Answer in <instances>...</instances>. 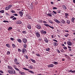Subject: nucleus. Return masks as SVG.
Returning a JSON list of instances; mask_svg holds the SVG:
<instances>
[{"label": "nucleus", "mask_w": 75, "mask_h": 75, "mask_svg": "<svg viewBox=\"0 0 75 75\" xmlns=\"http://www.w3.org/2000/svg\"><path fill=\"white\" fill-rule=\"evenodd\" d=\"M22 51L23 52V53L24 54V53L25 51H27V50H26V49H25V48H24L23 49H22Z\"/></svg>", "instance_id": "39448f33"}, {"label": "nucleus", "mask_w": 75, "mask_h": 75, "mask_svg": "<svg viewBox=\"0 0 75 75\" xmlns=\"http://www.w3.org/2000/svg\"><path fill=\"white\" fill-rule=\"evenodd\" d=\"M25 58H26L27 59H28V56H27V55L25 56Z\"/></svg>", "instance_id": "603ef678"}, {"label": "nucleus", "mask_w": 75, "mask_h": 75, "mask_svg": "<svg viewBox=\"0 0 75 75\" xmlns=\"http://www.w3.org/2000/svg\"><path fill=\"white\" fill-rule=\"evenodd\" d=\"M15 69H16V70H17V71H19V70L17 68H15Z\"/></svg>", "instance_id": "79ce46f5"}, {"label": "nucleus", "mask_w": 75, "mask_h": 75, "mask_svg": "<svg viewBox=\"0 0 75 75\" xmlns=\"http://www.w3.org/2000/svg\"><path fill=\"white\" fill-rule=\"evenodd\" d=\"M8 68L9 69H13V67H12L11 66H8Z\"/></svg>", "instance_id": "9d476101"}, {"label": "nucleus", "mask_w": 75, "mask_h": 75, "mask_svg": "<svg viewBox=\"0 0 75 75\" xmlns=\"http://www.w3.org/2000/svg\"><path fill=\"white\" fill-rule=\"evenodd\" d=\"M68 48H71V47H70L69 46H68Z\"/></svg>", "instance_id": "338daca9"}, {"label": "nucleus", "mask_w": 75, "mask_h": 75, "mask_svg": "<svg viewBox=\"0 0 75 75\" xmlns=\"http://www.w3.org/2000/svg\"><path fill=\"white\" fill-rule=\"evenodd\" d=\"M23 41L25 44L27 43V39L25 38H24L23 39Z\"/></svg>", "instance_id": "f03ea898"}, {"label": "nucleus", "mask_w": 75, "mask_h": 75, "mask_svg": "<svg viewBox=\"0 0 75 75\" xmlns=\"http://www.w3.org/2000/svg\"><path fill=\"white\" fill-rule=\"evenodd\" d=\"M23 69H24L26 71H29V70H30V69H27V68H24V67L23 68Z\"/></svg>", "instance_id": "f3484780"}, {"label": "nucleus", "mask_w": 75, "mask_h": 75, "mask_svg": "<svg viewBox=\"0 0 75 75\" xmlns=\"http://www.w3.org/2000/svg\"><path fill=\"white\" fill-rule=\"evenodd\" d=\"M44 25L46 26V27H50V25L48 24H44Z\"/></svg>", "instance_id": "a211bd4d"}, {"label": "nucleus", "mask_w": 75, "mask_h": 75, "mask_svg": "<svg viewBox=\"0 0 75 75\" xmlns=\"http://www.w3.org/2000/svg\"><path fill=\"white\" fill-rule=\"evenodd\" d=\"M48 22L49 23H51V24H53V22H52L50 20H49Z\"/></svg>", "instance_id": "a878e982"}, {"label": "nucleus", "mask_w": 75, "mask_h": 75, "mask_svg": "<svg viewBox=\"0 0 75 75\" xmlns=\"http://www.w3.org/2000/svg\"><path fill=\"white\" fill-rule=\"evenodd\" d=\"M62 8H63L65 9V10H66V9H67V7H66V6L65 5H63Z\"/></svg>", "instance_id": "2eb2a0df"}, {"label": "nucleus", "mask_w": 75, "mask_h": 75, "mask_svg": "<svg viewBox=\"0 0 75 75\" xmlns=\"http://www.w3.org/2000/svg\"><path fill=\"white\" fill-rule=\"evenodd\" d=\"M55 21L57 23H61V22H60V21H58V20L57 19H56L55 20Z\"/></svg>", "instance_id": "9b49d317"}, {"label": "nucleus", "mask_w": 75, "mask_h": 75, "mask_svg": "<svg viewBox=\"0 0 75 75\" xmlns=\"http://www.w3.org/2000/svg\"><path fill=\"white\" fill-rule=\"evenodd\" d=\"M43 22L44 23H45L46 24H47V22L45 21H43Z\"/></svg>", "instance_id": "5fc2aeb1"}, {"label": "nucleus", "mask_w": 75, "mask_h": 75, "mask_svg": "<svg viewBox=\"0 0 75 75\" xmlns=\"http://www.w3.org/2000/svg\"><path fill=\"white\" fill-rule=\"evenodd\" d=\"M14 61H15V63L16 64H17V65H18V64H20V63L19 62H17V58H15L14 59Z\"/></svg>", "instance_id": "f257e3e1"}, {"label": "nucleus", "mask_w": 75, "mask_h": 75, "mask_svg": "<svg viewBox=\"0 0 75 75\" xmlns=\"http://www.w3.org/2000/svg\"><path fill=\"white\" fill-rule=\"evenodd\" d=\"M11 74H16V71H15V70H14V69H13L11 71Z\"/></svg>", "instance_id": "0eeeda50"}, {"label": "nucleus", "mask_w": 75, "mask_h": 75, "mask_svg": "<svg viewBox=\"0 0 75 75\" xmlns=\"http://www.w3.org/2000/svg\"><path fill=\"white\" fill-rule=\"evenodd\" d=\"M12 47H13V48H15V47H16V45L14 44H12Z\"/></svg>", "instance_id": "2f4dec72"}, {"label": "nucleus", "mask_w": 75, "mask_h": 75, "mask_svg": "<svg viewBox=\"0 0 75 75\" xmlns=\"http://www.w3.org/2000/svg\"><path fill=\"white\" fill-rule=\"evenodd\" d=\"M61 22L62 23H63V24H64V23H65V21L64 20H62L61 21Z\"/></svg>", "instance_id": "b1692460"}, {"label": "nucleus", "mask_w": 75, "mask_h": 75, "mask_svg": "<svg viewBox=\"0 0 75 75\" xmlns=\"http://www.w3.org/2000/svg\"><path fill=\"white\" fill-rule=\"evenodd\" d=\"M14 17V16H12L11 17V18H13Z\"/></svg>", "instance_id": "69168bd1"}, {"label": "nucleus", "mask_w": 75, "mask_h": 75, "mask_svg": "<svg viewBox=\"0 0 75 75\" xmlns=\"http://www.w3.org/2000/svg\"><path fill=\"white\" fill-rule=\"evenodd\" d=\"M53 41H55V42H58V41H57V40H56L55 39H54L53 40Z\"/></svg>", "instance_id": "4d7b16f0"}, {"label": "nucleus", "mask_w": 75, "mask_h": 75, "mask_svg": "<svg viewBox=\"0 0 75 75\" xmlns=\"http://www.w3.org/2000/svg\"><path fill=\"white\" fill-rule=\"evenodd\" d=\"M41 32H42V33H44V31L43 30H42L41 31Z\"/></svg>", "instance_id": "e2e57ef3"}, {"label": "nucleus", "mask_w": 75, "mask_h": 75, "mask_svg": "<svg viewBox=\"0 0 75 75\" xmlns=\"http://www.w3.org/2000/svg\"><path fill=\"white\" fill-rule=\"evenodd\" d=\"M23 34H26L27 33H26V31H23Z\"/></svg>", "instance_id": "de8ad7c7"}, {"label": "nucleus", "mask_w": 75, "mask_h": 75, "mask_svg": "<svg viewBox=\"0 0 75 75\" xmlns=\"http://www.w3.org/2000/svg\"><path fill=\"white\" fill-rule=\"evenodd\" d=\"M4 11L3 10L0 11V13H4Z\"/></svg>", "instance_id": "c85d7f7f"}, {"label": "nucleus", "mask_w": 75, "mask_h": 75, "mask_svg": "<svg viewBox=\"0 0 75 75\" xmlns=\"http://www.w3.org/2000/svg\"><path fill=\"white\" fill-rule=\"evenodd\" d=\"M67 23H68V24H69V23H70V21H67Z\"/></svg>", "instance_id": "a18cd8bd"}, {"label": "nucleus", "mask_w": 75, "mask_h": 75, "mask_svg": "<svg viewBox=\"0 0 75 75\" xmlns=\"http://www.w3.org/2000/svg\"><path fill=\"white\" fill-rule=\"evenodd\" d=\"M36 28L38 29H40L41 28V26L39 24H38L36 25Z\"/></svg>", "instance_id": "20e7f679"}, {"label": "nucleus", "mask_w": 75, "mask_h": 75, "mask_svg": "<svg viewBox=\"0 0 75 75\" xmlns=\"http://www.w3.org/2000/svg\"><path fill=\"white\" fill-rule=\"evenodd\" d=\"M21 75H24V73L23 72H21Z\"/></svg>", "instance_id": "c03bdc74"}, {"label": "nucleus", "mask_w": 75, "mask_h": 75, "mask_svg": "<svg viewBox=\"0 0 75 75\" xmlns=\"http://www.w3.org/2000/svg\"><path fill=\"white\" fill-rule=\"evenodd\" d=\"M28 7L30 9H33V7L32 6V4H31V5H30V4H29V6Z\"/></svg>", "instance_id": "1a4fd4ad"}, {"label": "nucleus", "mask_w": 75, "mask_h": 75, "mask_svg": "<svg viewBox=\"0 0 75 75\" xmlns=\"http://www.w3.org/2000/svg\"><path fill=\"white\" fill-rule=\"evenodd\" d=\"M45 41L46 42H48V39L47 38H45Z\"/></svg>", "instance_id": "5701e85b"}, {"label": "nucleus", "mask_w": 75, "mask_h": 75, "mask_svg": "<svg viewBox=\"0 0 75 75\" xmlns=\"http://www.w3.org/2000/svg\"><path fill=\"white\" fill-rule=\"evenodd\" d=\"M46 51H50V48H48L46 49Z\"/></svg>", "instance_id": "ea45409f"}, {"label": "nucleus", "mask_w": 75, "mask_h": 75, "mask_svg": "<svg viewBox=\"0 0 75 75\" xmlns=\"http://www.w3.org/2000/svg\"><path fill=\"white\" fill-rule=\"evenodd\" d=\"M7 55H9V54H10V52L9 51H8L7 52Z\"/></svg>", "instance_id": "f704fd0d"}, {"label": "nucleus", "mask_w": 75, "mask_h": 75, "mask_svg": "<svg viewBox=\"0 0 75 75\" xmlns=\"http://www.w3.org/2000/svg\"><path fill=\"white\" fill-rule=\"evenodd\" d=\"M49 27H50V28H52V29H54V28L53 27L51 26L50 25L49 26Z\"/></svg>", "instance_id": "37998d69"}, {"label": "nucleus", "mask_w": 75, "mask_h": 75, "mask_svg": "<svg viewBox=\"0 0 75 75\" xmlns=\"http://www.w3.org/2000/svg\"><path fill=\"white\" fill-rule=\"evenodd\" d=\"M75 20V18L73 17L71 19L72 22H74V21Z\"/></svg>", "instance_id": "aec40b11"}, {"label": "nucleus", "mask_w": 75, "mask_h": 75, "mask_svg": "<svg viewBox=\"0 0 75 75\" xmlns=\"http://www.w3.org/2000/svg\"><path fill=\"white\" fill-rule=\"evenodd\" d=\"M28 72H30V73H32V74H34V72H33V71H30V70H29Z\"/></svg>", "instance_id": "393cba45"}, {"label": "nucleus", "mask_w": 75, "mask_h": 75, "mask_svg": "<svg viewBox=\"0 0 75 75\" xmlns=\"http://www.w3.org/2000/svg\"><path fill=\"white\" fill-rule=\"evenodd\" d=\"M44 33V34H46V33H47V32H46V31H44V32L43 33Z\"/></svg>", "instance_id": "774afa93"}, {"label": "nucleus", "mask_w": 75, "mask_h": 75, "mask_svg": "<svg viewBox=\"0 0 75 75\" xmlns=\"http://www.w3.org/2000/svg\"><path fill=\"white\" fill-rule=\"evenodd\" d=\"M23 46L24 48H26V47H27V45L26 44L23 45Z\"/></svg>", "instance_id": "58836bf2"}, {"label": "nucleus", "mask_w": 75, "mask_h": 75, "mask_svg": "<svg viewBox=\"0 0 75 75\" xmlns=\"http://www.w3.org/2000/svg\"><path fill=\"white\" fill-rule=\"evenodd\" d=\"M36 35L38 37H40V33H36Z\"/></svg>", "instance_id": "f8f14e48"}, {"label": "nucleus", "mask_w": 75, "mask_h": 75, "mask_svg": "<svg viewBox=\"0 0 75 75\" xmlns=\"http://www.w3.org/2000/svg\"><path fill=\"white\" fill-rule=\"evenodd\" d=\"M27 27H28V28H29V29H31V25L29 24H28Z\"/></svg>", "instance_id": "ddd939ff"}, {"label": "nucleus", "mask_w": 75, "mask_h": 75, "mask_svg": "<svg viewBox=\"0 0 75 75\" xmlns=\"http://www.w3.org/2000/svg\"><path fill=\"white\" fill-rule=\"evenodd\" d=\"M8 7L9 9H10V8H11V7L12 6H11V5H10L8 6Z\"/></svg>", "instance_id": "7c9ffc66"}, {"label": "nucleus", "mask_w": 75, "mask_h": 75, "mask_svg": "<svg viewBox=\"0 0 75 75\" xmlns=\"http://www.w3.org/2000/svg\"><path fill=\"white\" fill-rule=\"evenodd\" d=\"M47 15V16H50V17H52V15H51V13H48Z\"/></svg>", "instance_id": "4be33fe9"}, {"label": "nucleus", "mask_w": 75, "mask_h": 75, "mask_svg": "<svg viewBox=\"0 0 75 75\" xmlns=\"http://www.w3.org/2000/svg\"><path fill=\"white\" fill-rule=\"evenodd\" d=\"M8 72L9 74H11V71L10 70H8Z\"/></svg>", "instance_id": "cd10ccee"}, {"label": "nucleus", "mask_w": 75, "mask_h": 75, "mask_svg": "<svg viewBox=\"0 0 75 75\" xmlns=\"http://www.w3.org/2000/svg\"><path fill=\"white\" fill-rule=\"evenodd\" d=\"M29 68L30 69H33V66H31L29 67Z\"/></svg>", "instance_id": "09e8293b"}, {"label": "nucleus", "mask_w": 75, "mask_h": 75, "mask_svg": "<svg viewBox=\"0 0 75 75\" xmlns=\"http://www.w3.org/2000/svg\"><path fill=\"white\" fill-rule=\"evenodd\" d=\"M67 44L69 46H71L72 45V43L68 41L67 42Z\"/></svg>", "instance_id": "7ed1b4c3"}, {"label": "nucleus", "mask_w": 75, "mask_h": 75, "mask_svg": "<svg viewBox=\"0 0 75 75\" xmlns=\"http://www.w3.org/2000/svg\"><path fill=\"white\" fill-rule=\"evenodd\" d=\"M36 55L37 56H38V57H40V55L38 54H36Z\"/></svg>", "instance_id": "c9c22d12"}, {"label": "nucleus", "mask_w": 75, "mask_h": 75, "mask_svg": "<svg viewBox=\"0 0 75 75\" xmlns=\"http://www.w3.org/2000/svg\"><path fill=\"white\" fill-rule=\"evenodd\" d=\"M3 22H4V23H8V21L5 20Z\"/></svg>", "instance_id": "c756f323"}, {"label": "nucleus", "mask_w": 75, "mask_h": 75, "mask_svg": "<svg viewBox=\"0 0 75 75\" xmlns=\"http://www.w3.org/2000/svg\"><path fill=\"white\" fill-rule=\"evenodd\" d=\"M9 8H8V7H6V8H5V9L6 10H9Z\"/></svg>", "instance_id": "72a5a7b5"}, {"label": "nucleus", "mask_w": 75, "mask_h": 75, "mask_svg": "<svg viewBox=\"0 0 75 75\" xmlns=\"http://www.w3.org/2000/svg\"><path fill=\"white\" fill-rule=\"evenodd\" d=\"M68 35H69L68 34H67V35H65V37H68Z\"/></svg>", "instance_id": "3c124183"}, {"label": "nucleus", "mask_w": 75, "mask_h": 75, "mask_svg": "<svg viewBox=\"0 0 75 75\" xmlns=\"http://www.w3.org/2000/svg\"><path fill=\"white\" fill-rule=\"evenodd\" d=\"M0 72H1L2 74H3V71H2L0 70Z\"/></svg>", "instance_id": "052dcab7"}, {"label": "nucleus", "mask_w": 75, "mask_h": 75, "mask_svg": "<svg viewBox=\"0 0 75 75\" xmlns=\"http://www.w3.org/2000/svg\"><path fill=\"white\" fill-rule=\"evenodd\" d=\"M14 16H18V15L17 14H15L14 15Z\"/></svg>", "instance_id": "6e6d98bb"}, {"label": "nucleus", "mask_w": 75, "mask_h": 75, "mask_svg": "<svg viewBox=\"0 0 75 75\" xmlns=\"http://www.w3.org/2000/svg\"><path fill=\"white\" fill-rule=\"evenodd\" d=\"M54 45H55L54 46H57V45H58V44L56 42H54Z\"/></svg>", "instance_id": "6ab92c4d"}, {"label": "nucleus", "mask_w": 75, "mask_h": 75, "mask_svg": "<svg viewBox=\"0 0 75 75\" xmlns=\"http://www.w3.org/2000/svg\"><path fill=\"white\" fill-rule=\"evenodd\" d=\"M54 64L55 65H57V64H58V62H54Z\"/></svg>", "instance_id": "e433bc0d"}, {"label": "nucleus", "mask_w": 75, "mask_h": 75, "mask_svg": "<svg viewBox=\"0 0 75 75\" xmlns=\"http://www.w3.org/2000/svg\"><path fill=\"white\" fill-rule=\"evenodd\" d=\"M19 14L21 16H23V12L21 11H19Z\"/></svg>", "instance_id": "4468645a"}, {"label": "nucleus", "mask_w": 75, "mask_h": 75, "mask_svg": "<svg viewBox=\"0 0 75 75\" xmlns=\"http://www.w3.org/2000/svg\"><path fill=\"white\" fill-rule=\"evenodd\" d=\"M17 41H18L19 42H21V39H18L17 40Z\"/></svg>", "instance_id": "412c9836"}, {"label": "nucleus", "mask_w": 75, "mask_h": 75, "mask_svg": "<svg viewBox=\"0 0 75 75\" xmlns=\"http://www.w3.org/2000/svg\"><path fill=\"white\" fill-rule=\"evenodd\" d=\"M63 48L64 50H67V47H63Z\"/></svg>", "instance_id": "49530a36"}, {"label": "nucleus", "mask_w": 75, "mask_h": 75, "mask_svg": "<svg viewBox=\"0 0 75 75\" xmlns=\"http://www.w3.org/2000/svg\"><path fill=\"white\" fill-rule=\"evenodd\" d=\"M18 51H20V52H21V49H18Z\"/></svg>", "instance_id": "864d4df0"}, {"label": "nucleus", "mask_w": 75, "mask_h": 75, "mask_svg": "<svg viewBox=\"0 0 75 75\" xmlns=\"http://www.w3.org/2000/svg\"><path fill=\"white\" fill-rule=\"evenodd\" d=\"M12 28V27H9L8 28V30H11Z\"/></svg>", "instance_id": "473e14b6"}, {"label": "nucleus", "mask_w": 75, "mask_h": 75, "mask_svg": "<svg viewBox=\"0 0 75 75\" xmlns=\"http://www.w3.org/2000/svg\"><path fill=\"white\" fill-rule=\"evenodd\" d=\"M17 19L16 17L13 18V19L12 20H16Z\"/></svg>", "instance_id": "8fccbe9b"}, {"label": "nucleus", "mask_w": 75, "mask_h": 75, "mask_svg": "<svg viewBox=\"0 0 75 75\" xmlns=\"http://www.w3.org/2000/svg\"><path fill=\"white\" fill-rule=\"evenodd\" d=\"M11 12L12 13H15V11L13 10H11Z\"/></svg>", "instance_id": "bb28decb"}, {"label": "nucleus", "mask_w": 75, "mask_h": 75, "mask_svg": "<svg viewBox=\"0 0 75 75\" xmlns=\"http://www.w3.org/2000/svg\"><path fill=\"white\" fill-rule=\"evenodd\" d=\"M10 39L11 40H12V41H13V40H14V39L13 38H10Z\"/></svg>", "instance_id": "bf43d9fd"}, {"label": "nucleus", "mask_w": 75, "mask_h": 75, "mask_svg": "<svg viewBox=\"0 0 75 75\" xmlns=\"http://www.w3.org/2000/svg\"><path fill=\"white\" fill-rule=\"evenodd\" d=\"M71 72L74 73L75 72V71H71Z\"/></svg>", "instance_id": "0e129e2a"}, {"label": "nucleus", "mask_w": 75, "mask_h": 75, "mask_svg": "<svg viewBox=\"0 0 75 75\" xmlns=\"http://www.w3.org/2000/svg\"><path fill=\"white\" fill-rule=\"evenodd\" d=\"M53 12L54 14H57V12H55L54 11H53Z\"/></svg>", "instance_id": "680f3d73"}, {"label": "nucleus", "mask_w": 75, "mask_h": 75, "mask_svg": "<svg viewBox=\"0 0 75 75\" xmlns=\"http://www.w3.org/2000/svg\"><path fill=\"white\" fill-rule=\"evenodd\" d=\"M21 24V21H18L17 22L16 24Z\"/></svg>", "instance_id": "423d86ee"}, {"label": "nucleus", "mask_w": 75, "mask_h": 75, "mask_svg": "<svg viewBox=\"0 0 75 75\" xmlns=\"http://www.w3.org/2000/svg\"><path fill=\"white\" fill-rule=\"evenodd\" d=\"M31 61H32V62H35V60H34L31 59Z\"/></svg>", "instance_id": "4c0bfd02"}, {"label": "nucleus", "mask_w": 75, "mask_h": 75, "mask_svg": "<svg viewBox=\"0 0 75 75\" xmlns=\"http://www.w3.org/2000/svg\"><path fill=\"white\" fill-rule=\"evenodd\" d=\"M6 46L8 47V48H9L10 47V46L9 45V44H6Z\"/></svg>", "instance_id": "a19ab883"}, {"label": "nucleus", "mask_w": 75, "mask_h": 75, "mask_svg": "<svg viewBox=\"0 0 75 75\" xmlns=\"http://www.w3.org/2000/svg\"><path fill=\"white\" fill-rule=\"evenodd\" d=\"M48 66V67H49V68H50V67H54V65L53 64H50Z\"/></svg>", "instance_id": "6e6552de"}, {"label": "nucleus", "mask_w": 75, "mask_h": 75, "mask_svg": "<svg viewBox=\"0 0 75 75\" xmlns=\"http://www.w3.org/2000/svg\"><path fill=\"white\" fill-rule=\"evenodd\" d=\"M53 9H54V10H55V9H57V8L54 7L53 8Z\"/></svg>", "instance_id": "13d9d810"}, {"label": "nucleus", "mask_w": 75, "mask_h": 75, "mask_svg": "<svg viewBox=\"0 0 75 75\" xmlns=\"http://www.w3.org/2000/svg\"><path fill=\"white\" fill-rule=\"evenodd\" d=\"M68 14L67 13H65V17L66 18H68Z\"/></svg>", "instance_id": "dca6fc26"}]
</instances>
